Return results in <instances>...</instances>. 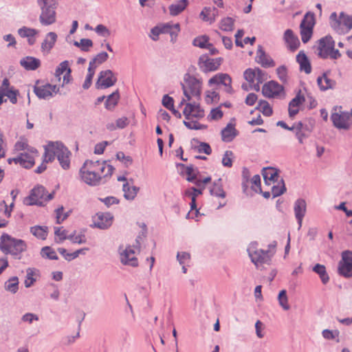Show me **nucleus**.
Wrapping results in <instances>:
<instances>
[{
	"label": "nucleus",
	"mask_w": 352,
	"mask_h": 352,
	"mask_svg": "<svg viewBox=\"0 0 352 352\" xmlns=\"http://www.w3.org/2000/svg\"><path fill=\"white\" fill-rule=\"evenodd\" d=\"M140 236H138L135 240V245H128L124 249L122 248H119V255L120 263L124 265H127L133 267L138 266L139 263L138 258L135 256V249H140Z\"/></svg>",
	"instance_id": "obj_9"
},
{
	"label": "nucleus",
	"mask_w": 352,
	"mask_h": 352,
	"mask_svg": "<svg viewBox=\"0 0 352 352\" xmlns=\"http://www.w3.org/2000/svg\"><path fill=\"white\" fill-rule=\"evenodd\" d=\"M221 62V58H213L206 54H204L199 57L198 65L201 70L206 73L217 70Z\"/></svg>",
	"instance_id": "obj_13"
},
{
	"label": "nucleus",
	"mask_w": 352,
	"mask_h": 352,
	"mask_svg": "<svg viewBox=\"0 0 352 352\" xmlns=\"http://www.w3.org/2000/svg\"><path fill=\"white\" fill-rule=\"evenodd\" d=\"M68 239L74 243L82 244L86 243V238L84 234H79L76 235L75 234H69Z\"/></svg>",
	"instance_id": "obj_62"
},
{
	"label": "nucleus",
	"mask_w": 352,
	"mask_h": 352,
	"mask_svg": "<svg viewBox=\"0 0 352 352\" xmlns=\"http://www.w3.org/2000/svg\"><path fill=\"white\" fill-rule=\"evenodd\" d=\"M38 156V153H32L29 151L20 153L14 158V162L19 164L25 168H32L35 164V157Z\"/></svg>",
	"instance_id": "obj_20"
},
{
	"label": "nucleus",
	"mask_w": 352,
	"mask_h": 352,
	"mask_svg": "<svg viewBox=\"0 0 352 352\" xmlns=\"http://www.w3.org/2000/svg\"><path fill=\"white\" fill-rule=\"evenodd\" d=\"M14 151H29L32 153H38V151L28 144V141L25 137H20L19 140L14 144Z\"/></svg>",
	"instance_id": "obj_32"
},
{
	"label": "nucleus",
	"mask_w": 352,
	"mask_h": 352,
	"mask_svg": "<svg viewBox=\"0 0 352 352\" xmlns=\"http://www.w3.org/2000/svg\"><path fill=\"white\" fill-rule=\"evenodd\" d=\"M256 109L265 116H270L273 113L272 108L266 100H260Z\"/></svg>",
	"instance_id": "obj_47"
},
{
	"label": "nucleus",
	"mask_w": 352,
	"mask_h": 352,
	"mask_svg": "<svg viewBox=\"0 0 352 352\" xmlns=\"http://www.w3.org/2000/svg\"><path fill=\"white\" fill-rule=\"evenodd\" d=\"M315 23H300V32L302 41L307 43L311 38Z\"/></svg>",
	"instance_id": "obj_31"
},
{
	"label": "nucleus",
	"mask_w": 352,
	"mask_h": 352,
	"mask_svg": "<svg viewBox=\"0 0 352 352\" xmlns=\"http://www.w3.org/2000/svg\"><path fill=\"white\" fill-rule=\"evenodd\" d=\"M217 12V10L214 7H205L199 14V19L204 21H214Z\"/></svg>",
	"instance_id": "obj_34"
},
{
	"label": "nucleus",
	"mask_w": 352,
	"mask_h": 352,
	"mask_svg": "<svg viewBox=\"0 0 352 352\" xmlns=\"http://www.w3.org/2000/svg\"><path fill=\"white\" fill-rule=\"evenodd\" d=\"M38 271L33 268H28L26 270V276L24 281L25 287L28 288L30 287L36 282L34 276L36 274Z\"/></svg>",
	"instance_id": "obj_45"
},
{
	"label": "nucleus",
	"mask_w": 352,
	"mask_h": 352,
	"mask_svg": "<svg viewBox=\"0 0 352 352\" xmlns=\"http://www.w3.org/2000/svg\"><path fill=\"white\" fill-rule=\"evenodd\" d=\"M30 232L38 239L44 240L47 236V228L45 226H35L31 227Z\"/></svg>",
	"instance_id": "obj_41"
},
{
	"label": "nucleus",
	"mask_w": 352,
	"mask_h": 352,
	"mask_svg": "<svg viewBox=\"0 0 352 352\" xmlns=\"http://www.w3.org/2000/svg\"><path fill=\"white\" fill-rule=\"evenodd\" d=\"M283 92V87L277 82L271 80L263 86L262 93L268 98L278 97Z\"/></svg>",
	"instance_id": "obj_17"
},
{
	"label": "nucleus",
	"mask_w": 352,
	"mask_h": 352,
	"mask_svg": "<svg viewBox=\"0 0 352 352\" xmlns=\"http://www.w3.org/2000/svg\"><path fill=\"white\" fill-rule=\"evenodd\" d=\"M53 197L54 192L47 193L43 186H38L32 190L30 196L25 199L24 202L26 205L43 206Z\"/></svg>",
	"instance_id": "obj_10"
},
{
	"label": "nucleus",
	"mask_w": 352,
	"mask_h": 352,
	"mask_svg": "<svg viewBox=\"0 0 352 352\" xmlns=\"http://www.w3.org/2000/svg\"><path fill=\"white\" fill-rule=\"evenodd\" d=\"M248 255L252 262L258 268L263 264H270L274 252L270 250H263L258 248L256 242H252L248 248Z\"/></svg>",
	"instance_id": "obj_7"
},
{
	"label": "nucleus",
	"mask_w": 352,
	"mask_h": 352,
	"mask_svg": "<svg viewBox=\"0 0 352 352\" xmlns=\"http://www.w3.org/2000/svg\"><path fill=\"white\" fill-rule=\"evenodd\" d=\"M95 74V70L91 67H88V73L86 76V79L82 85V87L85 89H87L91 85L92 78Z\"/></svg>",
	"instance_id": "obj_61"
},
{
	"label": "nucleus",
	"mask_w": 352,
	"mask_h": 352,
	"mask_svg": "<svg viewBox=\"0 0 352 352\" xmlns=\"http://www.w3.org/2000/svg\"><path fill=\"white\" fill-rule=\"evenodd\" d=\"M221 139L225 142H230L238 135V131L234 127V125L229 123L221 131Z\"/></svg>",
	"instance_id": "obj_30"
},
{
	"label": "nucleus",
	"mask_w": 352,
	"mask_h": 352,
	"mask_svg": "<svg viewBox=\"0 0 352 352\" xmlns=\"http://www.w3.org/2000/svg\"><path fill=\"white\" fill-rule=\"evenodd\" d=\"M27 249L26 243L22 240L14 238L4 233L0 237V250L5 254H11L16 258H20V254Z\"/></svg>",
	"instance_id": "obj_3"
},
{
	"label": "nucleus",
	"mask_w": 352,
	"mask_h": 352,
	"mask_svg": "<svg viewBox=\"0 0 352 352\" xmlns=\"http://www.w3.org/2000/svg\"><path fill=\"white\" fill-rule=\"evenodd\" d=\"M223 117V112L219 107L212 109L208 116L207 120L208 121L219 120Z\"/></svg>",
	"instance_id": "obj_55"
},
{
	"label": "nucleus",
	"mask_w": 352,
	"mask_h": 352,
	"mask_svg": "<svg viewBox=\"0 0 352 352\" xmlns=\"http://www.w3.org/2000/svg\"><path fill=\"white\" fill-rule=\"evenodd\" d=\"M208 37L207 36L203 35L196 37L192 42V44L200 48H206L209 49L212 47V44L208 43Z\"/></svg>",
	"instance_id": "obj_46"
},
{
	"label": "nucleus",
	"mask_w": 352,
	"mask_h": 352,
	"mask_svg": "<svg viewBox=\"0 0 352 352\" xmlns=\"http://www.w3.org/2000/svg\"><path fill=\"white\" fill-rule=\"evenodd\" d=\"M42 12L40 16L41 22H54L55 8L41 7Z\"/></svg>",
	"instance_id": "obj_37"
},
{
	"label": "nucleus",
	"mask_w": 352,
	"mask_h": 352,
	"mask_svg": "<svg viewBox=\"0 0 352 352\" xmlns=\"http://www.w3.org/2000/svg\"><path fill=\"white\" fill-rule=\"evenodd\" d=\"M114 168L105 161L86 160L80 169L82 180L89 186H98L103 177L112 175Z\"/></svg>",
	"instance_id": "obj_1"
},
{
	"label": "nucleus",
	"mask_w": 352,
	"mask_h": 352,
	"mask_svg": "<svg viewBox=\"0 0 352 352\" xmlns=\"http://www.w3.org/2000/svg\"><path fill=\"white\" fill-rule=\"evenodd\" d=\"M210 195L217 198L225 199L226 192L223 190L222 179L221 178L213 182L212 186L210 188Z\"/></svg>",
	"instance_id": "obj_28"
},
{
	"label": "nucleus",
	"mask_w": 352,
	"mask_h": 352,
	"mask_svg": "<svg viewBox=\"0 0 352 352\" xmlns=\"http://www.w3.org/2000/svg\"><path fill=\"white\" fill-rule=\"evenodd\" d=\"M285 38L287 41V43L289 42H294V45H290V50L292 51L296 50L298 45H299V41L298 40L295 38L294 36L293 32L290 30H287L285 32Z\"/></svg>",
	"instance_id": "obj_49"
},
{
	"label": "nucleus",
	"mask_w": 352,
	"mask_h": 352,
	"mask_svg": "<svg viewBox=\"0 0 352 352\" xmlns=\"http://www.w3.org/2000/svg\"><path fill=\"white\" fill-rule=\"evenodd\" d=\"M186 118L184 125L189 129L202 130L207 129V125L200 124L194 118L200 119L204 117V111L196 103H187L183 110Z\"/></svg>",
	"instance_id": "obj_4"
},
{
	"label": "nucleus",
	"mask_w": 352,
	"mask_h": 352,
	"mask_svg": "<svg viewBox=\"0 0 352 352\" xmlns=\"http://www.w3.org/2000/svg\"><path fill=\"white\" fill-rule=\"evenodd\" d=\"M180 31L179 23H165L163 25H157L151 29L149 36L153 41H157L161 34H169L171 41H174Z\"/></svg>",
	"instance_id": "obj_11"
},
{
	"label": "nucleus",
	"mask_w": 352,
	"mask_h": 352,
	"mask_svg": "<svg viewBox=\"0 0 352 352\" xmlns=\"http://www.w3.org/2000/svg\"><path fill=\"white\" fill-rule=\"evenodd\" d=\"M317 50L318 56L323 59L337 60L341 57V53L335 49V41L331 36H326L318 41Z\"/></svg>",
	"instance_id": "obj_6"
},
{
	"label": "nucleus",
	"mask_w": 352,
	"mask_h": 352,
	"mask_svg": "<svg viewBox=\"0 0 352 352\" xmlns=\"http://www.w3.org/2000/svg\"><path fill=\"white\" fill-rule=\"evenodd\" d=\"M21 65L26 70H36L41 66V60L33 56H25L20 60Z\"/></svg>",
	"instance_id": "obj_27"
},
{
	"label": "nucleus",
	"mask_w": 352,
	"mask_h": 352,
	"mask_svg": "<svg viewBox=\"0 0 352 352\" xmlns=\"http://www.w3.org/2000/svg\"><path fill=\"white\" fill-rule=\"evenodd\" d=\"M183 80L181 85L187 100H190L192 97L199 98L202 89V80L186 73L184 76Z\"/></svg>",
	"instance_id": "obj_5"
},
{
	"label": "nucleus",
	"mask_w": 352,
	"mask_h": 352,
	"mask_svg": "<svg viewBox=\"0 0 352 352\" xmlns=\"http://www.w3.org/2000/svg\"><path fill=\"white\" fill-rule=\"evenodd\" d=\"M38 32L36 30L28 28L26 27H23L19 30V34L21 37L28 38V42L30 45H34L35 43L36 36Z\"/></svg>",
	"instance_id": "obj_35"
},
{
	"label": "nucleus",
	"mask_w": 352,
	"mask_h": 352,
	"mask_svg": "<svg viewBox=\"0 0 352 352\" xmlns=\"http://www.w3.org/2000/svg\"><path fill=\"white\" fill-rule=\"evenodd\" d=\"M41 256L43 257L51 259V260H57L58 256L56 252L49 246H45L41 249Z\"/></svg>",
	"instance_id": "obj_52"
},
{
	"label": "nucleus",
	"mask_w": 352,
	"mask_h": 352,
	"mask_svg": "<svg viewBox=\"0 0 352 352\" xmlns=\"http://www.w3.org/2000/svg\"><path fill=\"white\" fill-rule=\"evenodd\" d=\"M120 98L118 91H116L110 94L105 102V108L108 110H112L118 104Z\"/></svg>",
	"instance_id": "obj_42"
},
{
	"label": "nucleus",
	"mask_w": 352,
	"mask_h": 352,
	"mask_svg": "<svg viewBox=\"0 0 352 352\" xmlns=\"http://www.w3.org/2000/svg\"><path fill=\"white\" fill-rule=\"evenodd\" d=\"M278 300L280 306L284 309V310H289L290 307L288 303V298L287 296L286 290L283 289L281 290L278 296Z\"/></svg>",
	"instance_id": "obj_50"
},
{
	"label": "nucleus",
	"mask_w": 352,
	"mask_h": 352,
	"mask_svg": "<svg viewBox=\"0 0 352 352\" xmlns=\"http://www.w3.org/2000/svg\"><path fill=\"white\" fill-rule=\"evenodd\" d=\"M55 235L59 238L60 241H63L65 239H68L67 232L63 227L55 228Z\"/></svg>",
	"instance_id": "obj_63"
},
{
	"label": "nucleus",
	"mask_w": 352,
	"mask_h": 352,
	"mask_svg": "<svg viewBox=\"0 0 352 352\" xmlns=\"http://www.w3.org/2000/svg\"><path fill=\"white\" fill-rule=\"evenodd\" d=\"M109 58V55L105 52L98 54L90 62L89 67L96 70L98 65L104 63Z\"/></svg>",
	"instance_id": "obj_38"
},
{
	"label": "nucleus",
	"mask_w": 352,
	"mask_h": 352,
	"mask_svg": "<svg viewBox=\"0 0 352 352\" xmlns=\"http://www.w3.org/2000/svg\"><path fill=\"white\" fill-rule=\"evenodd\" d=\"M255 60L265 68L272 67L275 65L273 59L265 52L261 45L258 46Z\"/></svg>",
	"instance_id": "obj_22"
},
{
	"label": "nucleus",
	"mask_w": 352,
	"mask_h": 352,
	"mask_svg": "<svg viewBox=\"0 0 352 352\" xmlns=\"http://www.w3.org/2000/svg\"><path fill=\"white\" fill-rule=\"evenodd\" d=\"M71 69L69 66V62L67 60H64L61 62L58 66L56 67L55 70V77L58 79V81L61 79V76L64 74L63 78V83L61 87H64L65 85L69 84L72 80L71 76Z\"/></svg>",
	"instance_id": "obj_19"
},
{
	"label": "nucleus",
	"mask_w": 352,
	"mask_h": 352,
	"mask_svg": "<svg viewBox=\"0 0 352 352\" xmlns=\"http://www.w3.org/2000/svg\"><path fill=\"white\" fill-rule=\"evenodd\" d=\"M206 184H203L200 186L191 187L185 191V196H194L197 197L199 195L203 193V190L205 189Z\"/></svg>",
	"instance_id": "obj_53"
},
{
	"label": "nucleus",
	"mask_w": 352,
	"mask_h": 352,
	"mask_svg": "<svg viewBox=\"0 0 352 352\" xmlns=\"http://www.w3.org/2000/svg\"><path fill=\"white\" fill-rule=\"evenodd\" d=\"M234 153L232 151H226L222 158V164L223 166L230 168L232 166Z\"/></svg>",
	"instance_id": "obj_54"
},
{
	"label": "nucleus",
	"mask_w": 352,
	"mask_h": 352,
	"mask_svg": "<svg viewBox=\"0 0 352 352\" xmlns=\"http://www.w3.org/2000/svg\"><path fill=\"white\" fill-rule=\"evenodd\" d=\"M305 100V96L302 95L300 91H299L296 96L289 103L288 113L289 118H294L299 112L300 106L302 104Z\"/></svg>",
	"instance_id": "obj_23"
},
{
	"label": "nucleus",
	"mask_w": 352,
	"mask_h": 352,
	"mask_svg": "<svg viewBox=\"0 0 352 352\" xmlns=\"http://www.w3.org/2000/svg\"><path fill=\"white\" fill-rule=\"evenodd\" d=\"M208 85L210 86L221 85L224 87V91L226 93L230 94L234 93V90L232 87V78L228 74L219 73L215 74L209 79Z\"/></svg>",
	"instance_id": "obj_14"
},
{
	"label": "nucleus",
	"mask_w": 352,
	"mask_h": 352,
	"mask_svg": "<svg viewBox=\"0 0 352 352\" xmlns=\"http://www.w3.org/2000/svg\"><path fill=\"white\" fill-rule=\"evenodd\" d=\"M197 170L192 166L186 167L185 173L187 175L186 179L194 183L197 186H200L203 184H208L211 181L210 177H206L204 179L198 178L197 175Z\"/></svg>",
	"instance_id": "obj_21"
},
{
	"label": "nucleus",
	"mask_w": 352,
	"mask_h": 352,
	"mask_svg": "<svg viewBox=\"0 0 352 352\" xmlns=\"http://www.w3.org/2000/svg\"><path fill=\"white\" fill-rule=\"evenodd\" d=\"M317 83L320 89L322 91L332 89L336 85V81L329 78L325 74L318 78Z\"/></svg>",
	"instance_id": "obj_36"
},
{
	"label": "nucleus",
	"mask_w": 352,
	"mask_h": 352,
	"mask_svg": "<svg viewBox=\"0 0 352 352\" xmlns=\"http://www.w3.org/2000/svg\"><path fill=\"white\" fill-rule=\"evenodd\" d=\"M74 45L84 52H88L89 48L93 46V42L89 38H82L79 42L74 41Z\"/></svg>",
	"instance_id": "obj_51"
},
{
	"label": "nucleus",
	"mask_w": 352,
	"mask_h": 352,
	"mask_svg": "<svg viewBox=\"0 0 352 352\" xmlns=\"http://www.w3.org/2000/svg\"><path fill=\"white\" fill-rule=\"evenodd\" d=\"M313 271L318 274L320 276V278L322 281V283L325 285L327 284L329 280V276L327 272L326 267L324 265L321 264H316L313 267Z\"/></svg>",
	"instance_id": "obj_39"
},
{
	"label": "nucleus",
	"mask_w": 352,
	"mask_h": 352,
	"mask_svg": "<svg viewBox=\"0 0 352 352\" xmlns=\"http://www.w3.org/2000/svg\"><path fill=\"white\" fill-rule=\"evenodd\" d=\"M63 211H64L63 206H60L56 210V223L58 224L61 223L69 216V212L64 213Z\"/></svg>",
	"instance_id": "obj_56"
},
{
	"label": "nucleus",
	"mask_w": 352,
	"mask_h": 352,
	"mask_svg": "<svg viewBox=\"0 0 352 352\" xmlns=\"http://www.w3.org/2000/svg\"><path fill=\"white\" fill-rule=\"evenodd\" d=\"M60 87L57 85H52L49 83H45L41 85H36L34 91L35 94L42 99H50L53 97L54 94L59 91Z\"/></svg>",
	"instance_id": "obj_15"
},
{
	"label": "nucleus",
	"mask_w": 352,
	"mask_h": 352,
	"mask_svg": "<svg viewBox=\"0 0 352 352\" xmlns=\"http://www.w3.org/2000/svg\"><path fill=\"white\" fill-rule=\"evenodd\" d=\"M197 150L199 153H204L206 155H210L212 153L210 146L206 142H200L197 146Z\"/></svg>",
	"instance_id": "obj_64"
},
{
	"label": "nucleus",
	"mask_w": 352,
	"mask_h": 352,
	"mask_svg": "<svg viewBox=\"0 0 352 352\" xmlns=\"http://www.w3.org/2000/svg\"><path fill=\"white\" fill-rule=\"evenodd\" d=\"M43 158L45 162H52L56 157L64 170L70 168L71 151L60 142H49L44 146Z\"/></svg>",
	"instance_id": "obj_2"
},
{
	"label": "nucleus",
	"mask_w": 352,
	"mask_h": 352,
	"mask_svg": "<svg viewBox=\"0 0 352 352\" xmlns=\"http://www.w3.org/2000/svg\"><path fill=\"white\" fill-rule=\"evenodd\" d=\"M338 272L345 278L352 277V251L342 252L341 260L338 263Z\"/></svg>",
	"instance_id": "obj_12"
},
{
	"label": "nucleus",
	"mask_w": 352,
	"mask_h": 352,
	"mask_svg": "<svg viewBox=\"0 0 352 352\" xmlns=\"http://www.w3.org/2000/svg\"><path fill=\"white\" fill-rule=\"evenodd\" d=\"M296 62L299 64L300 70L301 72H304L307 74L311 72V63L304 51H300L298 52L296 56Z\"/></svg>",
	"instance_id": "obj_26"
},
{
	"label": "nucleus",
	"mask_w": 352,
	"mask_h": 352,
	"mask_svg": "<svg viewBox=\"0 0 352 352\" xmlns=\"http://www.w3.org/2000/svg\"><path fill=\"white\" fill-rule=\"evenodd\" d=\"M124 197L129 201H133L137 196L140 188L135 186H131L129 182H126L122 186Z\"/></svg>",
	"instance_id": "obj_33"
},
{
	"label": "nucleus",
	"mask_w": 352,
	"mask_h": 352,
	"mask_svg": "<svg viewBox=\"0 0 352 352\" xmlns=\"http://www.w3.org/2000/svg\"><path fill=\"white\" fill-rule=\"evenodd\" d=\"M276 74L278 78L283 82H285L287 80V69L285 65H281L276 69Z\"/></svg>",
	"instance_id": "obj_60"
},
{
	"label": "nucleus",
	"mask_w": 352,
	"mask_h": 352,
	"mask_svg": "<svg viewBox=\"0 0 352 352\" xmlns=\"http://www.w3.org/2000/svg\"><path fill=\"white\" fill-rule=\"evenodd\" d=\"M190 255L186 252H179L177 254V260L180 265H186L189 263Z\"/></svg>",
	"instance_id": "obj_57"
},
{
	"label": "nucleus",
	"mask_w": 352,
	"mask_h": 352,
	"mask_svg": "<svg viewBox=\"0 0 352 352\" xmlns=\"http://www.w3.org/2000/svg\"><path fill=\"white\" fill-rule=\"evenodd\" d=\"M57 39V35L54 32H49L43 42L41 43V50L43 52L48 54L51 51V50L53 48V47L55 45V43L56 42Z\"/></svg>",
	"instance_id": "obj_29"
},
{
	"label": "nucleus",
	"mask_w": 352,
	"mask_h": 352,
	"mask_svg": "<svg viewBox=\"0 0 352 352\" xmlns=\"http://www.w3.org/2000/svg\"><path fill=\"white\" fill-rule=\"evenodd\" d=\"M331 27L338 34L344 35L352 29V23H332Z\"/></svg>",
	"instance_id": "obj_44"
},
{
	"label": "nucleus",
	"mask_w": 352,
	"mask_h": 352,
	"mask_svg": "<svg viewBox=\"0 0 352 352\" xmlns=\"http://www.w3.org/2000/svg\"><path fill=\"white\" fill-rule=\"evenodd\" d=\"M5 289L12 294L16 293L19 289V279L16 276H12L9 278L4 285Z\"/></svg>",
	"instance_id": "obj_43"
},
{
	"label": "nucleus",
	"mask_w": 352,
	"mask_h": 352,
	"mask_svg": "<svg viewBox=\"0 0 352 352\" xmlns=\"http://www.w3.org/2000/svg\"><path fill=\"white\" fill-rule=\"evenodd\" d=\"M188 0H180L170 6L169 11L171 15L176 16L182 12L187 6Z\"/></svg>",
	"instance_id": "obj_40"
},
{
	"label": "nucleus",
	"mask_w": 352,
	"mask_h": 352,
	"mask_svg": "<svg viewBox=\"0 0 352 352\" xmlns=\"http://www.w3.org/2000/svg\"><path fill=\"white\" fill-rule=\"evenodd\" d=\"M251 183L252 184V188L253 190H254L256 192H262L261 188V177L258 175H255L252 177Z\"/></svg>",
	"instance_id": "obj_58"
},
{
	"label": "nucleus",
	"mask_w": 352,
	"mask_h": 352,
	"mask_svg": "<svg viewBox=\"0 0 352 352\" xmlns=\"http://www.w3.org/2000/svg\"><path fill=\"white\" fill-rule=\"evenodd\" d=\"M279 170L273 167L263 168L262 170V175L265 183L267 185H271L278 182L279 177Z\"/></svg>",
	"instance_id": "obj_24"
},
{
	"label": "nucleus",
	"mask_w": 352,
	"mask_h": 352,
	"mask_svg": "<svg viewBox=\"0 0 352 352\" xmlns=\"http://www.w3.org/2000/svg\"><path fill=\"white\" fill-rule=\"evenodd\" d=\"M113 216L110 212H98L93 217V227L105 230L113 223Z\"/></svg>",
	"instance_id": "obj_16"
},
{
	"label": "nucleus",
	"mask_w": 352,
	"mask_h": 352,
	"mask_svg": "<svg viewBox=\"0 0 352 352\" xmlns=\"http://www.w3.org/2000/svg\"><path fill=\"white\" fill-rule=\"evenodd\" d=\"M117 81L111 70L107 69L100 72L98 80L96 84L98 89H106L113 86Z\"/></svg>",
	"instance_id": "obj_18"
},
{
	"label": "nucleus",
	"mask_w": 352,
	"mask_h": 352,
	"mask_svg": "<svg viewBox=\"0 0 352 352\" xmlns=\"http://www.w3.org/2000/svg\"><path fill=\"white\" fill-rule=\"evenodd\" d=\"M331 120L337 129L348 130L352 125V111H342L341 107H335L331 116Z\"/></svg>",
	"instance_id": "obj_8"
},
{
	"label": "nucleus",
	"mask_w": 352,
	"mask_h": 352,
	"mask_svg": "<svg viewBox=\"0 0 352 352\" xmlns=\"http://www.w3.org/2000/svg\"><path fill=\"white\" fill-rule=\"evenodd\" d=\"M277 182L278 183L276 185H273L272 186V194L274 197H276L281 195L286 190L283 179H281L280 182Z\"/></svg>",
	"instance_id": "obj_48"
},
{
	"label": "nucleus",
	"mask_w": 352,
	"mask_h": 352,
	"mask_svg": "<svg viewBox=\"0 0 352 352\" xmlns=\"http://www.w3.org/2000/svg\"><path fill=\"white\" fill-rule=\"evenodd\" d=\"M244 78L249 82L250 84L254 83L255 81L256 76V68L254 69H247L243 73Z\"/></svg>",
	"instance_id": "obj_59"
},
{
	"label": "nucleus",
	"mask_w": 352,
	"mask_h": 352,
	"mask_svg": "<svg viewBox=\"0 0 352 352\" xmlns=\"http://www.w3.org/2000/svg\"><path fill=\"white\" fill-rule=\"evenodd\" d=\"M295 217L298 221L299 228L302 226V219L306 212V202L304 199H298L294 204Z\"/></svg>",
	"instance_id": "obj_25"
}]
</instances>
